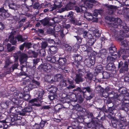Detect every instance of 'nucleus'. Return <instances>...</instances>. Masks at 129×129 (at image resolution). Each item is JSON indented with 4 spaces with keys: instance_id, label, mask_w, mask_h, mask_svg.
Here are the masks:
<instances>
[{
    "instance_id": "f257e3e1",
    "label": "nucleus",
    "mask_w": 129,
    "mask_h": 129,
    "mask_svg": "<svg viewBox=\"0 0 129 129\" xmlns=\"http://www.w3.org/2000/svg\"><path fill=\"white\" fill-rule=\"evenodd\" d=\"M106 19L110 21V22L108 23L109 26L110 27L116 28L119 25H120L121 28L124 29V31H123L124 33L121 35L122 37H125L129 36V34L127 35L124 33H126V31L129 32V31H128V29L127 26H126L125 24L122 22V21L120 18H114L108 16L106 17Z\"/></svg>"
},
{
    "instance_id": "f03ea898",
    "label": "nucleus",
    "mask_w": 129,
    "mask_h": 129,
    "mask_svg": "<svg viewBox=\"0 0 129 129\" xmlns=\"http://www.w3.org/2000/svg\"><path fill=\"white\" fill-rule=\"evenodd\" d=\"M121 44L122 45L126 47L125 48L121 49L119 50L118 54V56L119 58L122 54H124L123 55V58L124 60H126V58L129 56V42L126 40L122 41Z\"/></svg>"
},
{
    "instance_id": "7ed1b4c3",
    "label": "nucleus",
    "mask_w": 129,
    "mask_h": 129,
    "mask_svg": "<svg viewBox=\"0 0 129 129\" xmlns=\"http://www.w3.org/2000/svg\"><path fill=\"white\" fill-rule=\"evenodd\" d=\"M25 79L26 80V81L25 83V84H28V85L25 87L24 89V91H25V90L27 89L28 91L32 90L34 88H36L37 86H39L40 84V83L34 79L32 80L28 77H26Z\"/></svg>"
},
{
    "instance_id": "20e7f679",
    "label": "nucleus",
    "mask_w": 129,
    "mask_h": 129,
    "mask_svg": "<svg viewBox=\"0 0 129 129\" xmlns=\"http://www.w3.org/2000/svg\"><path fill=\"white\" fill-rule=\"evenodd\" d=\"M100 36V34L99 33L98 30L97 29L93 31L92 34H88L87 35V37L89 39L88 43V45L90 46L93 45L96 39Z\"/></svg>"
},
{
    "instance_id": "39448f33",
    "label": "nucleus",
    "mask_w": 129,
    "mask_h": 129,
    "mask_svg": "<svg viewBox=\"0 0 129 129\" xmlns=\"http://www.w3.org/2000/svg\"><path fill=\"white\" fill-rule=\"evenodd\" d=\"M17 39L18 41L23 42L24 41V39L21 35H19L17 37L14 38L13 34L11 33L10 34L9 37V40L13 45H15L16 44Z\"/></svg>"
},
{
    "instance_id": "423d86ee",
    "label": "nucleus",
    "mask_w": 129,
    "mask_h": 129,
    "mask_svg": "<svg viewBox=\"0 0 129 129\" xmlns=\"http://www.w3.org/2000/svg\"><path fill=\"white\" fill-rule=\"evenodd\" d=\"M121 6V5L119 6L108 5H106V7L107 8L108 11V13L109 14H113L116 11V10L118 8H119Z\"/></svg>"
},
{
    "instance_id": "0eeeda50",
    "label": "nucleus",
    "mask_w": 129,
    "mask_h": 129,
    "mask_svg": "<svg viewBox=\"0 0 129 129\" xmlns=\"http://www.w3.org/2000/svg\"><path fill=\"white\" fill-rule=\"evenodd\" d=\"M75 2H70L64 8H61L60 10V12H62L65 11H68L72 9L75 5Z\"/></svg>"
},
{
    "instance_id": "6e6552de",
    "label": "nucleus",
    "mask_w": 129,
    "mask_h": 129,
    "mask_svg": "<svg viewBox=\"0 0 129 129\" xmlns=\"http://www.w3.org/2000/svg\"><path fill=\"white\" fill-rule=\"evenodd\" d=\"M120 100L123 101V104L125 106H127L129 104V96L126 97L123 95H121L118 96Z\"/></svg>"
},
{
    "instance_id": "1a4fd4ad",
    "label": "nucleus",
    "mask_w": 129,
    "mask_h": 129,
    "mask_svg": "<svg viewBox=\"0 0 129 129\" xmlns=\"http://www.w3.org/2000/svg\"><path fill=\"white\" fill-rule=\"evenodd\" d=\"M61 3V2L60 0H55L54 6L51 8V10L52 11L56 9L61 8L62 6Z\"/></svg>"
},
{
    "instance_id": "9d476101",
    "label": "nucleus",
    "mask_w": 129,
    "mask_h": 129,
    "mask_svg": "<svg viewBox=\"0 0 129 129\" xmlns=\"http://www.w3.org/2000/svg\"><path fill=\"white\" fill-rule=\"evenodd\" d=\"M0 16L4 18L9 17L10 16L9 14L4 9V8H0Z\"/></svg>"
},
{
    "instance_id": "9b49d317",
    "label": "nucleus",
    "mask_w": 129,
    "mask_h": 129,
    "mask_svg": "<svg viewBox=\"0 0 129 129\" xmlns=\"http://www.w3.org/2000/svg\"><path fill=\"white\" fill-rule=\"evenodd\" d=\"M117 57V55L116 54H111L107 57V60L108 61L112 63L116 61Z\"/></svg>"
},
{
    "instance_id": "f8f14e48",
    "label": "nucleus",
    "mask_w": 129,
    "mask_h": 129,
    "mask_svg": "<svg viewBox=\"0 0 129 129\" xmlns=\"http://www.w3.org/2000/svg\"><path fill=\"white\" fill-rule=\"evenodd\" d=\"M128 66L127 62H125L123 64V66L121 67L119 70V72L120 73H123L125 71H127L128 70Z\"/></svg>"
},
{
    "instance_id": "ddd939ff",
    "label": "nucleus",
    "mask_w": 129,
    "mask_h": 129,
    "mask_svg": "<svg viewBox=\"0 0 129 129\" xmlns=\"http://www.w3.org/2000/svg\"><path fill=\"white\" fill-rule=\"evenodd\" d=\"M84 62L85 64L88 67H90L94 63V60H92L90 58L86 59L85 60Z\"/></svg>"
},
{
    "instance_id": "4468645a",
    "label": "nucleus",
    "mask_w": 129,
    "mask_h": 129,
    "mask_svg": "<svg viewBox=\"0 0 129 129\" xmlns=\"http://www.w3.org/2000/svg\"><path fill=\"white\" fill-rule=\"evenodd\" d=\"M8 5L10 8L14 10L15 11H17L16 12H18L17 10L20 7V5L16 4L14 3H12L9 4Z\"/></svg>"
},
{
    "instance_id": "2eb2a0df",
    "label": "nucleus",
    "mask_w": 129,
    "mask_h": 129,
    "mask_svg": "<svg viewBox=\"0 0 129 129\" xmlns=\"http://www.w3.org/2000/svg\"><path fill=\"white\" fill-rule=\"evenodd\" d=\"M27 58V55L23 53L21 54L19 60L21 63H23L26 62Z\"/></svg>"
},
{
    "instance_id": "dca6fc26",
    "label": "nucleus",
    "mask_w": 129,
    "mask_h": 129,
    "mask_svg": "<svg viewBox=\"0 0 129 129\" xmlns=\"http://www.w3.org/2000/svg\"><path fill=\"white\" fill-rule=\"evenodd\" d=\"M32 109V108L30 107L24 108L22 110V112L20 113V114L22 115H24L26 113L30 112Z\"/></svg>"
},
{
    "instance_id": "f3484780",
    "label": "nucleus",
    "mask_w": 129,
    "mask_h": 129,
    "mask_svg": "<svg viewBox=\"0 0 129 129\" xmlns=\"http://www.w3.org/2000/svg\"><path fill=\"white\" fill-rule=\"evenodd\" d=\"M57 50V48L55 46H51L49 48V51L52 54H54L56 53Z\"/></svg>"
},
{
    "instance_id": "a211bd4d",
    "label": "nucleus",
    "mask_w": 129,
    "mask_h": 129,
    "mask_svg": "<svg viewBox=\"0 0 129 129\" xmlns=\"http://www.w3.org/2000/svg\"><path fill=\"white\" fill-rule=\"evenodd\" d=\"M106 69L108 70H112L115 69L116 67L114 64L112 63H109L106 67Z\"/></svg>"
},
{
    "instance_id": "6ab92c4d",
    "label": "nucleus",
    "mask_w": 129,
    "mask_h": 129,
    "mask_svg": "<svg viewBox=\"0 0 129 129\" xmlns=\"http://www.w3.org/2000/svg\"><path fill=\"white\" fill-rule=\"evenodd\" d=\"M110 90V88H106V91H105L104 89V91L102 92L101 93V96H102L105 98H107L108 96V93L107 92V91Z\"/></svg>"
},
{
    "instance_id": "aec40b11",
    "label": "nucleus",
    "mask_w": 129,
    "mask_h": 129,
    "mask_svg": "<svg viewBox=\"0 0 129 129\" xmlns=\"http://www.w3.org/2000/svg\"><path fill=\"white\" fill-rule=\"evenodd\" d=\"M110 104V103H108V106L109 107L108 110L110 113H111L112 114H114L116 112V110L115 109L114 107H110L109 105Z\"/></svg>"
},
{
    "instance_id": "412c9836",
    "label": "nucleus",
    "mask_w": 129,
    "mask_h": 129,
    "mask_svg": "<svg viewBox=\"0 0 129 129\" xmlns=\"http://www.w3.org/2000/svg\"><path fill=\"white\" fill-rule=\"evenodd\" d=\"M42 68L44 71H47L51 68V66L49 64H45L43 66Z\"/></svg>"
},
{
    "instance_id": "4be33fe9",
    "label": "nucleus",
    "mask_w": 129,
    "mask_h": 129,
    "mask_svg": "<svg viewBox=\"0 0 129 129\" xmlns=\"http://www.w3.org/2000/svg\"><path fill=\"white\" fill-rule=\"evenodd\" d=\"M82 90H81V92H82L83 95H84V93L86 91L89 92H91L92 91V89L89 87L83 88H82Z\"/></svg>"
},
{
    "instance_id": "5701e85b",
    "label": "nucleus",
    "mask_w": 129,
    "mask_h": 129,
    "mask_svg": "<svg viewBox=\"0 0 129 129\" xmlns=\"http://www.w3.org/2000/svg\"><path fill=\"white\" fill-rule=\"evenodd\" d=\"M95 90L97 93H101L104 91V89L100 85H98L95 87Z\"/></svg>"
},
{
    "instance_id": "b1692460",
    "label": "nucleus",
    "mask_w": 129,
    "mask_h": 129,
    "mask_svg": "<svg viewBox=\"0 0 129 129\" xmlns=\"http://www.w3.org/2000/svg\"><path fill=\"white\" fill-rule=\"evenodd\" d=\"M103 68L101 65H98L96 66L95 70L97 73H99L101 70H103Z\"/></svg>"
},
{
    "instance_id": "393cba45",
    "label": "nucleus",
    "mask_w": 129,
    "mask_h": 129,
    "mask_svg": "<svg viewBox=\"0 0 129 129\" xmlns=\"http://www.w3.org/2000/svg\"><path fill=\"white\" fill-rule=\"evenodd\" d=\"M66 60L65 58H60L59 60V64L60 65L62 66L66 63Z\"/></svg>"
},
{
    "instance_id": "a878e982",
    "label": "nucleus",
    "mask_w": 129,
    "mask_h": 129,
    "mask_svg": "<svg viewBox=\"0 0 129 129\" xmlns=\"http://www.w3.org/2000/svg\"><path fill=\"white\" fill-rule=\"evenodd\" d=\"M118 120L115 117L113 118L112 120H111V123L112 125L114 127H116L117 125Z\"/></svg>"
},
{
    "instance_id": "bb28decb",
    "label": "nucleus",
    "mask_w": 129,
    "mask_h": 129,
    "mask_svg": "<svg viewBox=\"0 0 129 129\" xmlns=\"http://www.w3.org/2000/svg\"><path fill=\"white\" fill-rule=\"evenodd\" d=\"M93 74H92L91 73H88L86 75V77H85V78H87V79L90 80H93L95 81V80L93 79Z\"/></svg>"
},
{
    "instance_id": "cd10ccee",
    "label": "nucleus",
    "mask_w": 129,
    "mask_h": 129,
    "mask_svg": "<svg viewBox=\"0 0 129 129\" xmlns=\"http://www.w3.org/2000/svg\"><path fill=\"white\" fill-rule=\"evenodd\" d=\"M103 78L104 79H108L110 77V74L106 72H104L102 73Z\"/></svg>"
},
{
    "instance_id": "c85d7f7f",
    "label": "nucleus",
    "mask_w": 129,
    "mask_h": 129,
    "mask_svg": "<svg viewBox=\"0 0 129 129\" xmlns=\"http://www.w3.org/2000/svg\"><path fill=\"white\" fill-rule=\"evenodd\" d=\"M109 50L111 54L114 55L113 54L116 51V49L114 47H110L109 48Z\"/></svg>"
},
{
    "instance_id": "c756f323",
    "label": "nucleus",
    "mask_w": 129,
    "mask_h": 129,
    "mask_svg": "<svg viewBox=\"0 0 129 129\" xmlns=\"http://www.w3.org/2000/svg\"><path fill=\"white\" fill-rule=\"evenodd\" d=\"M10 104V102L9 101H7L1 104V106L3 108H6Z\"/></svg>"
},
{
    "instance_id": "7c9ffc66",
    "label": "nucleus",
    "mask_w": 129,
    "mask_h": 129,
    "mask_svg": "<svg viewBox=\"0 0 129 129\" xmlns=\"http://www.w3.org/2000/svg\"><path fill=\"white\" fill-rule=\"evenodd\" d=\"M62 78V76L60 74H57L54 77V81H58L60 80Z\"/></svg>"
},
{
    "instance_id": "2f4dec72",
    "label": "nucleus",
    "mask_w": 129,
    "mask_h": 129,
    "mask_svg": "<svg viewBox=\"0 0 129 129\" xmlns=\"http://www.w3.org/2000/svg\"><path fill=\"white\" fill-rule=\"evenodd\" d=\"M37 102V100L36 99H35L30 101L29 103L30 105L37 106V104L36 103Z\"/></svg>"
},
{
    "instance_id": "473e14b6",
    "label": "nucleus",
    "mask_w": 129,
    "mask_h": 129,
    "mask_svg": "<svg viewBox=\"0 0 129 129\" xmlns=\"http://www.w3.org/2000/svg\"><path fill=\"white\" fill-rule=\"evenodd\" d=\"M7 48L8 51L9 52L15 49V47L14 46L11 47V45L10 44H8L7 45Z\"/></svg>"
},
{
    "instance_id": "72a5a7b5",
    "label": "nucleus",
    "mask_w": 129,
    "mask_h": 129,
    "mask_svg": "<svg viewBox=\"0 0 129 129\" xmlns=\"http://www.w3.org/2000/svg\"><path fill=\"white\" fill-rule=\"evenodd\" d=\"M91 2H87L85 4V6L88 9H90L92 8L93 6V5L91 3H90Z\"/></svg>"
},
{
    "instance_id": "f704fd0d",
    "label": "nucleus",
    "mask_w": 129,
    "mask_h": 129,
    "mask_svg": "<svg viewBox=\"0 0 129 129\" xmlns=\"http://www.w3.org/2000/svg\"><path fill=\"white\" fill-rule=\"evenodd\" d=\"M49 20L47 18H45L42 20V22L44 25H46L49 23Z\"/></svg>"
},
{
    "instance_id": "c9c22d12",
    "label": "nucleus",
    "mask_w": 129,
    "mask_h": 129,
    "mask_svg": "<svg viewBox=\"0 0 129 129\" xmlns=\"http://www.w3.org/2000/svg\"><path fill=\"white\" fill-rule=\"evenodd\" d=\"M44 94V92L43 91H41L39 92L38 97V99L39 101L41 100L42 99V97Z\"/></svg>"
},
{
    "instance_id": "e433bc0d",
    "label": "nucleus",
    "mask_w": 129,
    "mask_h": 129,
    "mask_svg": "<svg viewBox=\"0 0 129 129\" xmlns=\"http://www.w3.org/2000/svg\"><path fill=\"white\" fill-rule=\"evenodd\" d=\"M80 81V75L77 74L76 77L75 79V81L77 83H79Z\"/></svg>"
},
{
    "instance_id": "4c0bfd02",
    "label": "nucleus",
    "mask_w": 129,
    "mask_h": 129,
    "mask_svg": "<svg viewBox=\"0 0 129 129\" xmlns=\"http://www.w3.org/2000/svg\"><path fill=\"white\" fill-rule=\"evenodd\" d=\"M45 123V121H42L40 123V128H39V129H42V128L44 126V125Z\"/></svg>"
},
{
    "instance_id": "58836bf2",
    "label": "nucleus",
    "mask_w": 129,
    "mask_h": 129,
    "mask_svg": "<svg viewBox=\"0 0 129 129\" xmlns=\"http://www.w3.org/2000/svg\"><path fill=\"white\" fill-rule=\"evenodd\" d=\"M99 10L97 9L95 10L93 14V15L95 17H97L98 15V13H99Z\"/></svg>"
},
{
    "instance_id": "ea45409f",
    "label": "nucleus",
    "mask_w": 129,
    "mask_h": 129,
    "mask_svg": "<svg viewBox=\"0 0 129 129\" xmlns=\"http://www.w3.org/2000/svg\"><path fill=\"white\" fill-rule=\"evenodd\" d=\"M84 95V97L85 98L86 100H89L92 98L94 96V94H91V95H90L88 96H87L86 97V96H85Z\"/></svg>"
},
{
    "instance_id": "a19ab883",
    "label": "nucleus",
    "mask_w": 129,
    "mask_h": 129,
    "mask_svg": "<svg viewBox=\"0 0 129 129\" xmlns=\"http://www.w3.org/2000/svg\"><path fill=\"white\" fill-rule=\"evenodd\" d=\"M47 46V43L46 42H43L42 45V47L43 49L45 48Z\"/></svg>"
},
{
    "instance_id": "79ce46f5",
    "label": "nucleus",
    "mask_w": 129,
    "mask_h": 129,
    "mask_svg": "<svg viewBox=\"0 0 129 129\" xmlns=\"http://www.w3.org/2000/svg\"><path fill=\"white\" fill-rule=\"evenodd\" d=\"M30 98V96L28 94L25 95L24 96V99L26 101L29 100Z\"/></svg>"
},
{
    "instance_id": "37998d69",
    "label": "nucleus",
    "mask_w": 129,
    "mask_h": 129,
    "mask_svg": "<svg viewBox=\"0 0 129 129\" xmlns=\"http://www.w3.org/2000/svg\"><path fill=\"white\" fill-rule=\"evenodd\" d=\"M39 4L37 2H36L33 6V8L35 9H37L39 8Z\"/></svg>"
},
{
    "instance_id": "c03bdc74",
    "label": "nucleus",
    "mask_w": 129,
    "mask_h": 129,
    "mask_svg": "<svg viewBox=\"0 0 129 129\" xmlns=\"http://www.w3.org/2000/svg\"><path fill=\"white\" fill-rule=\"evenodd\" d=\"M71 22L73 24H77L78 25H81L80 23L79 22L78 23H77L76 22V21L75 20H74V19H72L71 20Z\"/></svg>"
},
{
    "instance_id": "a18cd8bd",
    "label": "nucleus",
    "mask_w": 129,
    "mask_h": 129,
    "mask_svg": "<svg viewBox=\"0 0 129 129\" xmlns=\"http://www.w3.org/2000/svg\"><path fill=\"white\" fill-rule=\"evenodd\" d=\"M84 17L86 18L87 16H92L91 14L89 12H86L84 13Z\"/></svg>"
},
{
    "instance_id": "49530a36",
    "label": "nucleus",
    "mask_w": 129,
    "mask_h": 129,
    "mask_svg": "<svg viewBox=\"0 0 129 129\" xmlns=\"http://www.w3.org/2000/svg\"><path fill=\"white\" fill-rule=\"evenodd\" d=\"M119 126L121 129H124L125 128V125L124 124L120 123L119 125Z\"/></svg>"
},
{
    "instance_id": "de8ad7c7",
    "label": "nucleus",
    "mask_w": 129,
    "mask_h": 129,
    "mask_svg": "<svg viewBox=\"0 0 129 129\" xmlns=\"http://www.w3.org/2000/svg\"><path fill=\"white\" fill-rule=\"evenodd\" d=\"M74 15V13L72 11L70 12L68 15V17L71 18L73 17Z\"/></svg>"
},
{
    "instance_id": "09e8293b",
    "label": "nucleus",
    "mask_w": 129,
    "mask_h": 129,
    "mask_svg": "<svg viewBox=\"0 0 129 129\" xmlns=\"http://www.w3.org/2000/svg\"><path fill=\"white\" fill-rule=\"evenodd\" d=\"M24 44L25 46L27 47L28 48H30L31 46V44L30 43H24Z\"/></svg>"
},
{
    "instance_id": "8fccbe9b",
    "label": "nucleus",
    "mask_w": 129,
    "mask_h": 129,
    "mask_svg": "<svg viewBox=\"0 0 129 129\" xmlns=\"http://www.w3.org/2000/svg\"><path fill=\"white\" fill-rule=\"evenodd\" d=\"M47 41L49 43H54V41L53 39H47Z\"/></svg>"
},
{
    "instance_id": "3c124183",
    "label": "nucleus",
    "mask_w": 129,
    "mask_h": 129,
    "mask_svg": "<svg viewBox=\"0 0 129 129\" xmlns=\"http://www.w3.org/2000/svg\"><path fill=\"white\" fill-rule=\"evenodd\" d=\"M101 55L104 54L106 55L107 53L106 50L104 49H102L101 51Z\"/></svg>"
},
{
    "instance_id": "603ef678",
    "label": "nucleus",
    "mask_w": 129,
    "mask_h": 129,
    "mask_svg": "<svg viewBox=\"0 0 129 129\" xmlns=\"http://www.w3.org/2000/svg\"><path fill=\"white\" fill-rule=\"evenodd\" d=\"M40 126L39 124H36L34 126V129H40Z\"/></svg>"
},
{
    "instance_id": "864d4df0",
    "label": "nucleus",
    "mask_w": 129,
    "mask_h": 129,
    "mask_svg": "<svg viewBox=\"0 0 129 129\" xmlns=\"http://www.w3.org/2000/svg\"><path fill=\"white\" fill-rule=\"evenodd\" d=\"M66 85L65 82L63 81H61L60 83V85L62 87L65 86Z\"/></svg>"
},
{
    "instance_id": "5fc2aeb1",
    "label": "nucleus",
    "mask_w": 129,
    "mask_h": 129,
    "mask_svg": "<svg viewBox=\"0 0 129 129\" xmlns=\"http://www.w3.org/2000/svg\"><path fill=\"white\" fill-rule=\"evenodd\" d=\"M3 128H7L8 127V125L6 123V121H3Z\"/></svg>"
},
{
    "instance_id": "6e6d98bb",
    "label": "nucleus",
    "mask_w": 129,
    "mask_h": 129,
    "mask_svg": "<svg viewBox=\"0 0 129 129\" xmlns=\"http://www.w3.org/2000/svg\"><path fill=\"white\" fill-rule=\"evenodd\" d=\"M18 66V63H16L14 64L12 67V69L13 71L14 69H16L17 68Z\"/></svg>"
},
{
    "instance_id": "4d7b16f0",
    "label": "nucleus",
    "mask_w": 129,
    "mask_h": 129,
    "mask_svg": "<svg viewBox=\"0 0 129 129\" xmlns=\"http://www.w3.org/2000/svg\"><path fill=\"white\" fill-rule=\"evenodd\" d=\"M75 10L77 12H80V9L78 6H76L75 7Z\"/></svg>"
},
{
    "instance_id": "13d9d810",
    "label": "nucleus",
    "mask_w": 129,
    "mask_h": 129,
    "mask_svg": "<svg viewBox=\"0 0 129 129\" xmlns=\"http://www.w3.org/2000/svg\"><path fill=\"white\" fill-rule=\"evenodd\" d=\"M51 62H54L56 61V58L55 57L53 56L51 57Z\"/></svg>"
},
{
    "instance_id": "bf43d9fd",
    "label": "nucleus",
    "mask_w": 129,
    "mask_h": 129,
    "mask_svg": "<svg viewBox=\"0 0 129 129\" xmlns=\"http://www.w3.org/2000/svg\"><path fill=\"white\" fill-rule=\"evenodd\" d=\"M10 63V62L9 61V60H7L6 61V64L5 66V67H7L9 65Z\"/></svg>"
},
{
    "instance_id": "052dcab7",
    "label": "nucleus",
    "mask_w": 129,
    "mask_h": 129,
    "mask_svg": "<svg viewBox=\"0 0 129 129\" xmlns=\"http://www.w3.org/2000/svg\"><path fill=\"white\" fill-rule=\"evenodd\" d=\"M75 87V86L73 84L72 85H70L67 87V88L68 89H70L74 88Z\"/></svg>"
},
{
    "instance_id": "680f3d73",
    "label": "nucleus",
    "mask_w": 129,
    "mask_h": 129,
    "mask_svg": "<svg viewBox=\"0 0 129 129\" xmlns=\"http://www.w3.org/2000/svg\"><path fill=\"white\" fill-rule=\"evenodd\" d=\"M4 28V25L0 22V30H2Z\"/></svg>"
},
{
    "instance_id": "e2e57ef3",
    "label": "nucleus",
    "mask_w": 129,
    "mask_h": 129,
    "mask_svg": "<svg viewBox=\"0 0 129 129\" xmlns=\"http://www.w3.org/2000/svg\"><path fill=\"white\" fill-rule=\"evenodd\" d=\"M3 121L0 122V129H4Z\"/></svg>"
},
{
    "instance_id": "0e129e2a",
    "label": "nucleus",
    "mask_w": 129,
    "mask_h": 129,
    "mask_svg": "<svg viewBox=\"0 0 129 129\" xmlns=\"http://www.w3.org/2000/svg\"><path fill=\"white\" fill-rule=\"evenodd\" d=\"M87 35H88L87 34V32L86 31H84L83 33V36L84 38L87 37Z\"/></svg>"
},
{
    "instance_id": "69168bd1",
    "label": "nucleus",
    "mask_w": 129,
    "mask_h": 129,
    "mask_svg": "<svg viewBox=\"0 0 129 129\" xmlns=\"http://www.w3.org/2000/svg\"><path fill=\"white\" fill-rule=\"evenodd\" d=\"M123 63L122 61H121L118 63V68H119L123 66Z\"/></svg>"
},
{
    "instance_id": "338daca9",
    "label": "nucleus",
    "mask_w": 129,
    "mask_h": 129,
    "mask_svg": "<svg viewBox=\"0 0 129 129\" xmlns=\"http://www.w3.org/2000/svg\"><path fill=\"white\" fill-rule=\"evenodd\" d=\"M124 80L126 82H129V77H125L124 78Z\"/></svg>"
},
{
    "instance_id": "774afa93",
    "label": "nucleus",
    "mask_w": 129,
    "mask_h": 129,
    "mask_svg": "<svg viewBox=\"0 0 129 129\" xmlns=\"http://www.w3.org/2000/svg\"><path fill=\"white\" fill-rule=\"evenodd\" d=\"M125 4L126 6H129V0H126L125 2Z\"/></svg>"
}]
</instances>
